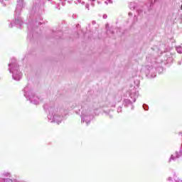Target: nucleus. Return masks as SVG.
I'll return each instance as SVG.
<instances>
[{"label": "nucleus", "mask_w": 182, "mask_h": 182, "mask_svg": "<svg viewBox=\"0 0 182 182\" xmlns=\"http://www.w3.org/2000/svg\"><path fill=\"white\" fill-rule=\"evenodd\" d=\"M143 107H144V110H149V106L147 105L144 104L143 105Z\"/></svg>", "instance_id": "4468645a"}, {"label": "nucleus", "mask_w": 182, "mask_h": 182, "mask_svg": "<svg viewBox=\"0 0 182 182\" xmlns=\"http://www.w3.org/2000/svg\"><path fill=\"white\" fill-rule=\"evenodd\" d=\"M176 50L178 53H182V46H176Z\"/></svg>", "instance_id": "9b49d317"}, {"label": "nucleus", "mask_w": 182, "mask_h": 182, "mask_svg": "<svg viewBox=\"0 0 182 182\" xmlns=\"http://www.w3.org/2000/svg\"><path fill=\"white\" fill-rule=\"evenodd\" d=\"M109 4H113V1L109 0Z\"/></svg>", "instance_id": "cd10ccee"}, {"label": "nucleus", "mask_w": 182, "mask_h": 182, "mask_svg": "<svg viewBox=\"0 0 182 182\" xmlns=\"http://www.w3.org/2000/svg\"><path fill=\"white\" fill-rule=\"evenodd\" d=\"M168 181H171V180H173V178H172L171 177H169V178H168Z\"/></svg>", "instance_id": "a878e982"}, {"label": "nucleus", "mask_w": 182, "mask_h": 182, "mask_svg": "<svg viewBox=\"0 0 182 182\" xmlns=\"http://www.w3.org/2000/svg\"><path fill=\"white\" fill-rule=\"evenodd\" d=\"M12 26H14V23H11L10 25H9L10 28H12Z\"/></svg>", "instance_id": "393cba45"}, {"label": "nucleus", "mask_w": 182, "mask_h": 182, "mask_svg": "<svg viewBox=\"0 0 182 182\" xmlns=\"http://www.w3.org/2000/svg\"><path fill=\"white\" fill-rule=\"evenodd\" d=\"M132 105H133V102H132V101H130V100L125 99L124 100V105L126 106V107L132 106V110H133V109H134V107Z\"/></svg>", "instance_id": "1a4fd4ad"}, {"label": "nucleus", "mask_w": 182, "mask_h": 182, "mask_svg": "<svg viewBox=\"0 0 182 182\" xmlns=\"http://www.w3.org/2000/svg\"><path fill=\"white\" fill-rule=\"evenodd\" d=\"M44 109L48 110V119L50 123H57V124L62 123V118L65 114L62 112L63 109H60L58 105L53 104V102L46 104Z\"/></svg>", "instance_id": "f257e3e1"}, {"label": "nucleus", "mask_w": 182, "mask_h": 182, "mask_svg": "<svg viewBox=\"0 0 182 182\" xmlns=\"http://www.w3.org/2000/svg\"><path fill=\"white\" fill-rule=\"evenodd\" d=\"M22 8H23V0H18L17 6L15 11V25L18 26V28H21L22 25H23V21H22V18L19 16L21 15V11H22Z\"/></svg>", "instance_id": "20e7f679"}, {"label": "nucleus", "mask_w": 182, "mask_h": 182, "mask_svg": "<svg viewBox=\"0 0 182 182\" xmlns=\"http://www.w3.org/2000/svg\"><path fill=\"white\" fill-rule=\"evenodd\" d=\"M36 8H39V6H33V9H32L33 12H35V10L36 9Z\"/></svg>", "instance_id": "dca6fc26"}, {"label": "nucleus", "mask_w": 182, "mask_h": 182, "mask_svg": "<svg viewBox=\"0 0 182 182\" xmlns=\"http://www.w3.org/2000/svg\"><path fill=\"white\" fill-rule=\"evenodd\" d=\"M132 13H129V16H132Z\"/></svg>", "instance_id": "c756f323"}, {"label": "nucleus", "mask_w": 182, "mask_h": 182, "mask_svg": "<svg viewBox=\"0 0 182 182\" xmlns=\"http://www.w3.org/2000/svg\"><path fill=\"white\" fill-rule=\"evenodd\" d=\"M3 181H4V182H12V180L10 179V178H3V179H1V182H3Z\"/></svg>", "instance_id": "ddd939ff"}, {"label": "nucleus", "mask_w": 182, "mask_h": 182, "mask_svg": "<svg viewBox=\"0 0 182 182\" xmlns=\"http://www.w3.org/2000/svg\"><path fill=\"white\" fill-rule=\"evenodd\" d=\"M140 85V82L137 81L136 82V85L135 87H130L129 89V96L131 99L133 100V102H136V100L139 97V91L137 89H139V86Z\"/></svg>", "instance_id": "0eeeda50"}, {"label": "nucleus", "mask_w": 182, "mask_h": 182, "mask_svg": "<svg viewBox=\"0 0 182 182\" xmlns=\"http://www.w3.org/2000/svg\"><path fill=\"white\" fill-rule=\"evenodd\" d=\"M23 92L25 97H26V99H28L31 103H33V105H39V103H41V98L35 95V94H33V92L31 91L29 85H27L26 87H24Z\"/></svg>", "instance_id": "39448f33"}, {"label": "nucleus", "mask_w": 182, "mask_h": 182, "mask_svg": "<svg viewBox=\"0 0 182 182\" xmlns=\"http://www.w3.org/2000/svg\"><path fill=\"white\" fill-rule=\"evenodd\" d=\"M107 15L105 14L103 15V19H107Z\"/></svg>", "instance_id": "412c9836"}, {"label": "nucleus", "mask_w": 182, "mask_h": 182, "mask_svg": "<svg viewBox=\"0 0 182 182\" xmlns=\"http://www.w3.org/2000/svg\"><path fill=\"white\" fill-rule=\"evenodd\" d=\"M105 4H107V1H105Z\"/></svg>", "instance_id": "2f4dec72"}, {"label": "nucleus", "mask_w": 182, "mask_h": 182, "mask_svg": "<svg viewBox=\"0 0 182 182\" xmlns=\"http://www.w3.org/2000/svg\"><path fill=\"white\" fill-rule=\"evenodd\" d=\"M1 4H3V6H5V5L9 4V0H1Z\"/></svg>", "instance_id": "f8f14e48"}, {"label": "nucleus", "mask_w": 182, "mask_h": 182, "mask_svg": "<svg viewBox=\"0 0 182 182\" xmlns=\"http://www.w3.org/2000/svg\"><path fill=\"white\" fill-rule=\"evenodd\" d=\"M182 156V144H181V148L179 151L176 152V155H171V158L169 159V161H171L173 160V161L175 160H177V159H179V157H181Z\"/></svg>", "instance_id": "6e6552de"}, {"label": "nucleus", "mask_w": 182, "mask_h": 182, "mask_svg": "<svg viewBox=\"0 0 182 182\" xmlns=\"http://www.w3.org/2000/svg\"><path fill=\"white\" fill-rule=\"evenodd\" d=\"M81 122L82 123H86L87 126L90 123V121L93 119V115L90 113V109L87 105L81 107Z\"/></svg>", "instance_id": "423d86ee"}, {"label": "nucleus", "mask_w": 182, "mask_h": 182, "mask_svg": "<svg viewBox=\"0 0 182 182\" xmlns=\"http://www.w3.org/2000/svg\"><path fill=\"white\" fill-rule=\"evenodd\" d=\"M3 176H6V177H9V176H11V173H4Z\"/></svg>", "instance_id": "f3484780"}, {"label": "nucleus", "mask_w": 182, "mask_h": 182, "mask_svg": "<svg viewBox=\"0 0 182 182\" xmlns=\"http://www.w3.org/2000/svg\"><path fill=\"white\" fill-rule=\"evenodd\" d=\"M63 6H65V3H61Z\"/></svg>", "instance_id": "c85d7f7f"}, {"label": "nucleus", "mask_w": 182, "mask_h": 182, "mask_svg": "<svg viewBox=\"0 0 182 182\" xmlns=\"http://www.w3.org/2000/svg\"><path fill=\"white\" fill-rule=\"evenodd\" d=\"M148 62H150V57H146Z\"/></svg>", "instance_id": "bb28decb"}, {"label": "nucleus", "mask_w": 182, "mask_h": 182, "mask_svg": "<svg viewBox=\"0 0 182 182\" xmlns=\"http://www.w3.org/2000/svg\"><path fill=\"white\" fill-rule=\"evenodd\" d=\"M9 70L12 73V77L14 80H21L22 79V73L19 71V65L16 63V59L13 58L9 64Z\"/></svg>", "instance_id": "f03ea898"}, {"label": "nucleus", "mask_w": 182, "mask_h": 182, "mask_svg": "<svg viewBox=\"0 0 182 182\" xmlns=\"http://www.w3.org/2000/svg\"><path fill=\"white\" fill-rule=\"evenodd\" d=\"M160 50L161 53H163V52H168V50H170V48H168V47H167L166 45H161Z\"/></svg>", "instance_id": "9d476101"}, {"label": "nucleus", "mask_w": 182, "mask_h": 182, "mask_svg": "<svg viewBox=\"0 0 182 182\" xmlns=\"http://www.w3.org/2000/svg\"><path fill=\"white\" fill-rule=\"evenodd\" d=\"M95 1L96 0H90L92 6H95Z\"/></svg>", "instance_id": "a211bd4d"}, {"label": "nucleus", "mask_w": 182, "mask_h": 182, "mask_svg": "<svg viewBox=\"0 0 182 182\" xmlns=\"http://www.w3.org/2000/svg\"><path fill=\"white\" fill-rule=\"evenodd\" d=\"M178 65H181V62H179V63H178Z\"/></svg>", "instance_id": "7c9ffc66"}, {"label": "nucleus", "mask_w": 182, "mask_h": 182, "mask_svg": "<svg viewBox=\"0 0 182 182\" xmlns=\"http://www.w3.org/2000/svg\"><path fill=\"white\" fill-rule=\"evenodd\" d=\"M173 180H175V181L176 182H180V179H178V178H177L176 175H174Z\"/></svg>", "instance_id": "2eb2a0df"}, {"label": "nucleus", "mask_w": 182, "mask_h": 182, "mask_svg": "<svg viewBox=\"0 0 182 182\" xmlns=\"http://www.w3.org/2000/svg\"><path fill=\"white\" fill-rule=\"evenodd\" d=\"M107 33H113V31H112L110 30H107Z\"/></svg>", "instance_id": "4be33fe9"}, {"label": "nucleus", "mask_w": 182, "mask_h": 182, "mask_svg": "<svg viewBox=\"0 0 182 182\" xmlns=\"http://www.w3.org/2000/svg\"><path fill=\"white\" fill-rule=\"evenodd\" d=\"M75 107H76V104H73V107H72V109H75Z\"/></svg>", "instance_id": "5701e85b"}, {"label": "nucleus", "mask_w": 182, "mask_h": 182, "mask_svg": "<svg viewBox=\"0 0 182 182\" xmlns=\"http://www.w3.org/2000/svg\"><path fill=\"white\" fill-rule=\"evenodd\" d=\"M117 112H118V113L122 112V107H118V109H117Z\"/></svg>", "instance_id": "6ab92c4d"}, {"label": "nucleus", "mask_w": 182, "mask_h": 182, "mask_svg": "<svg viewBox=\"0 0 182 182\" xmlns=\"http://www.w3.org/2000/svg\"><path fill=\"white\" fill-rule=\"evenodd\" d=\"M85 8H86L87 9H88V11H89V4H86V5H85Z\"/></svg>", "instance_id": "b1692460"}, {"label": "nucleus", "mask_w": 182, "mask_h": 182, "mask_svg": "<svg viewBox=\"0 0 182 182\" xmlns=\"http://www.w3.org/2000/svg\"><path fill=\"white\" fill-rule=\"evenodd\" d=\"M154 63L160 64L161 63V60H156L155 58H153L151 60V63H149L142 68V70L146 73L147 77H156V68L153 67Z\"/></svg>", "instance_id": "7ed1b4c3"}, {"label": "nucleus", "mask_w": 182, "mask_h": 182, "mask_svg": "<svg viewBox=\"0 0 182 182\" xmlns=\"http://www.w3.org/2000/svg\"><path fill=\"white\" fill-rule=\"evenodd\" d=\"M80 2H82V0H75V3L77 4H80Z\"/></svg>", "instance_id": "aec40b11"}]
</instances>
